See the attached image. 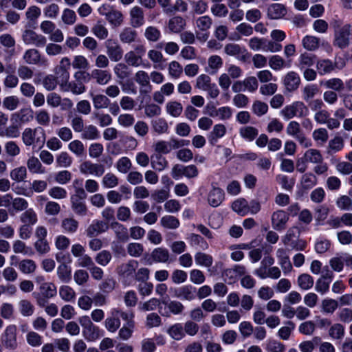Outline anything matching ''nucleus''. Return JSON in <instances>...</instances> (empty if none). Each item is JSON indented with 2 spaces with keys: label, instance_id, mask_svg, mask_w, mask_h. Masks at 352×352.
Returning <instances> with one entry per match:
<instances>
[{
  "label": "nucleus",
  "instance_id": "5701e85b",
  "mask_svg": "<svg viewBox=\"0 0 352 352\" xmlns=\"http://www.w3.org/2000/svg\"><path fill=\"white\" fill-rule=\"evenodd\" d=\"M223 60L220 56L212 55L208 58L207 66L205 71L209 74H216L219 70L223 67Z\"/></svg>",
  "mask_w": 352,
  "mask_h": 352
},
{
  "label": "nucleus",
  "instance_id": "338daca9",
  "mask_svg": "<svg viewBox=\"0 0 352 352\" xmlns=\"http://www.w3.org/2000/svg\"><path fill=\"white\" fill-rule=\"evenodd\" d=\"M337 207L341 210H352V199L349 196L342 195L336 201Z\"/></svg>",
  "mask_w": 352,
  "mask_h": 352
},
{
  "label": "nucleus",
  "instance_id": "37998d69",
  "mask_svg": "<svg viewBox=\"0 0 352 352\" xmlns=\"http://www.w3.org/2000/svg\"><path fill=\"white\" fill-rule=\"evenodd\" d=\"M302 45L307 50L315 51L320 46V39L315 36L307 35L302 38Z\"/></svg>",
  "mask_w": 352,
  "mask_h": 352
},
{
  "label": "nucleus",
  "instance_id": "2f4dec72",
  "mask_svg": "<svg viewBox=\"0 0 352 352\" xmlns=\"http://www.w3.org/2000/svg\"><path fill=\"white\" fill-rule=\"evenodd\" d=\"M287 13L285 7L280 3H273L267 9V16L272 19L283 17Z\"/></svg>",
  "mask_w": 352,
  "mask_h": 352
},
{
  "label": "nucleus",
  "instance_id": "9b49d317",
  "mask_svg": "<svg viewBox=\"0 0 352 352\" xmlns=\"http://www.w3.org/2000/svg\"><path fill=\"white\" fill-rule=\"evenodd\" d=\"M225 53L231 56H234L241 61H245L250 56L247 50L236 43H228L224 47Z\"/></svg>",
  "mask_w": 352,
  "mask_h": 352
},
{
  "label": "nucleus",
  "instance_id": "052dcab7",
  "mask_svg": "<svg viewBox=\"0 0 352 352\" xmlns=\"http://www.w3.org/2000/svg\"><path fill=\"white\" fill-rule=\"evenodd\" d=\"M151 257L155 262L165 263L169 258V252L165 248H157L153 250Z\"/></svg>",
  "mask_w": 352,
  "mask_h": 352
},
{
  "label": "nucleus",
  "instance_id": "a211bd4d",
  "mask_svg": "<svg viewBox=\"0 0 352 352\" xmlns=\"http://www.w3.org/2000/svg\"><path fill=\"white\" fill-rule=\"evenodd\" d=\"M288 219V214L283 210L273 212L271 218L272 228L278 231L284 230Z\"/></svg>",
  "mask_w": 352,
  "mask_h": 352
},
{
  "label": "nucleus",
  "instance_id": "aec40b11",
  "mask_svg": "<svg viewBox=\"0 0 352 352\" xmlns=\"http://www.w3.org/2000/svg\"><path fill=\"white\" fill-rule=\"evenodd\" d=\"M278 262L281 267L285 275H287L292 270V265L290 262L287 251L283 248H278L276 252Z\"/></svg>",
  "mask_w": 352,
  "mask_h": 352
},
{
  "label": "nucleus",
  "instance_id": "7c9ffc66",
  "mask_svg": "<svg viewBox=\"0 0 352 352\" xmlns=\"http://www.w3.org/2000/svg\"><path fill=\"white\" fill-rule=\"evenodd\" d=\"M152 130L157 135L168 134L169 133V126L167 121L163 118H159L152 120Z\"/></svg>",
  "mask_w": 352,
  "mask_h": 352
},
{
  "label": "nucleus",
  "instance_id": "423d86ee",
  "mask_svg": "<svg viewBox=\"0 0 352 352\" xmlns=\"http://www.w3.org/2000/svg\"><path fill=\"white\" fill-rule=\"evenodd\" d=\"M146 52L143 45H137L134 50L126 52L124 55L125 63L132 67H139L142 64V56Z\"/></svg>",
  "mask_w": 352,
  "mask_h": 352
},
{
  "label": "nucleus",
  "instance_id": "f3484780",
  "mask_svg": "<svg viewBox=\"0 0 352 352\" xmlns=\"http://www.w3.org/2000/svg\"><path fill=\"white\" fill-rule=\"evenodd\" d=\"M208 114L212 118H217L221 120H229L232 116V110L230 107L225 106L216 109L214 107L206 106Z\"/></svg>",
  "mask_w": 352,
  "mask_h": 352
},
{
  "label": "nucleus",
  "instance_id": "c03bdc74",
  "mask_svg": "<svg viewBox=\"0 0 352 352\" xmlns=\"http://www.w3.org/2000/svg\"><path fill=\"white\" fill-rule=\"evenodd\" d=\"M303 157L305 159V161L312 164L320 163L323 161L320 151L316 148L307 150L304 153Z\"/></svg>",
  "mask_w": 352,
  "mask_h": 352
},
{
  "label": "nucleus",
  "instance_id": "f8f14e48",
  "mask_svg": "<svg viewBox=\"0 0 352 352\" xmlns=\"http://www.w3.org/2000/svg\"><path fill=\"white\" fill-rule=\"evenodd\" d=\"M80 172L83 175H91L100 177L104 173L103 165L95 164L91 161H84L79 166Z\"/></svg>",
  "mask_w": 352,
  "mask_h": 352
},
{
  "label": "nucleus",
  "instance_id": "5fc2aeb1",
  "mask_svg": "<svg viewBox=\"0 0 352 352\" xmlns=\"http://www.w3.org/2000/svg\"><path fill=\"white\" fill-rule=\"evenodd\" d=\"M23 58L27 64L36 65L39 63L41 56L38 50L29 49L25 52Z\"/></svg>",
  "mask_w": 352,
  "mask_h": 352
},
{
  "label": "nucleus",
  "instance_id": "0eeeda50",
  "mask_svg": "<svg viewBox=\"0 0 352 352\" xmlns=\"http://www.w3.org/2000/svg\"><path fill=\"white\" fill-rule=\"evenodd\" d=\"M174 297L183 300L192 301L195 299L197 288L191 285H186L177 288H171Z\"/></svg>",
  "mask_w": 352,
  "mask_h": 352
},
{
  "label": "nucleus",
  "instance_id": "e2e57ef3",
  "mask_svg": "<svg viewBox=\"0 0 352 352\" xmlns=\"http://www.w3.org/2000/svg\"><path fill=\"white\" fill-rule=\"evenodd\" d=\"M312 138L318 144L323 145L328 140V131L324 128L315 129L312 133Z\"/></svg>",
  "mask_w": 352,
  "mask_h": 352
},
{
  "label": "nucleus",
  "instance_id": "bb28decb",
  "mask_svg": "<svg viewBox=\"0 0 352 352\" xmlns=\"http://www.w3.org/2000/svg\"><path fill=\"white\" fill-rule=\"evenodd\" d=\"M58 84L64 91H70L76 95L81 94L85 91V87L80 82H69V80L65 82L63 80H59Z\"/></svg>",
  "mask_w": 352,
  "mask_h": 352
},
{
  "label": "nucleus",
  "instance_id": "6e6552de",
  "mask_svg": "<svg viewBox=\"0 0 352 352\" xmlns=\"http://www.w3.org/2000/svg\"><path fill=\"white\" fill-rule=\"evenodd\" d=\"M87 195H71L70 203L72 211L78 216H86L88 209L86 205L85 199Z\"/></svg>",
  "mask_w": 352,
  "mask_h": 352
},
{
  "label": "nucleus",
  "instance_id": "4c0bfd02",
  "mask_svg": "<svg viewBox=\"0 0 352 352\" xmlns=\"http://www.w3.org/2000/svg\"><path fill=\"white\" fill-rule=\"evenodd\" d=\"M113 72L120 80H123L129 78L131 74V71L126 63H117L113 67Z\"/></svg>",
  "mask_w": 352,
  "mask_h": 352
},
{
  "label": "nucleus",
  "instance_id": "a878e982",
  "mask_svg": "<svg viewBox=\"0 0 352 352\" xmlns=\"http://www.w3.org/2000/svg\"><path fill=\"white\" fill-rule=\"evenodd\" d=\"M270 67L274 71H280L291 67V61L285 60L279 55L270 56L268 60Z\"/></svg>",
  "mask_w": 352,
  "mask_h": 352
},
{
  "label": "nucleus",
  "instance_id": "3c124183",
  "mask_svg": "<svg viewBox=\"0 0 352 352\" xmlns=\"http://www.w3.org/2000/svg\"><path fill=\"white\" fill-rule=\"evenodd\" d=\"M153 148L157 155H166L170 153V146L168 141L158 140L153 144Z\"/></svg>",
  "mask_w": 352,
  "mask_h": 352
},
{
  "label": "nucleus",
  "instance_id": "8fccbe9b",
  "mask_svg": "<svg viewBox=\"0 0 352 352\" xmlns=\"http://www.w3.org/2000/svg\"><path fill=\"white\" fill-rule=\"evenodd\" d=\"M148 58L153 63L154 68H162L161 65L164 62L162 53L156 49L148 50Z\"/></svg>",
  "mask_w": 352,
  "mask_h": 352
},
{
  "label": "nucleus",
  "instance_id": "4be33fe9",
  "mask_svg": "<svg viewBox=\"0 0 352 352\" xmlns=\"http://www.w3.org/2000/svg\"><path fill=\"white\" fill-rule=\"evenodd\" d=\"M118 308H113L110 311V316L104 321L105 328L111 333L116 332L120 327V320L118 318Z\"/></svg>",
  "mask_w": 352,
  "mask_h": 352
},
{
  "label": "nucleus",
  "instance_id": "79ce46f5",
  "mask_svg": "<svg viewBox=\"0 0 352 352\" xmlns=\"http://www.w3.org/2000/svg\"><path fill=\"white\" fill-rule=\"evenodd\" d=\"M165 108L166 113L173 118L179 117L183 111L182 104L175 100L168 102Z\"/></svg>",
  "mask_w": 352,
  "mask_h": 352
},
{
  "label": "nucleus",
  "instance_id": "393cba45",
  "mask_svg": "<svg viewBox=\"0 0 352 352\" xmlns=\"http://www.w3.org/2000/svg\"><path fill=\"white\" fill-rule=\"evenodd\" d=\"M130 23L133 28H139L144 23V16L142 9L138 6L133 7L129 12Z\"/></svg>",
  "mask_w": 352,
  "mask_h": 352
},
{
  "label": "nucleus",
  "instance_id": "4d7b16f0",
  "mask_svg": "<svg viewBox=\"0 0 352 352\" xmlns=\"http://www.w3.org/2000/svg\"><path fill=\"white\" fill-rule=\"evenodd\" d=\"M68 149L78 157H83L85 154V147L78 140L72 141L68 144Z\"/></svg>",
  "mask_w": 352,
  "mask_h": 352
},
{
  "label": "nucleus",
  "instance_id": "b1692460",
  "mask_svg": "<svg viewBox=\"0 0 352 352\" xmlns=\"http://www.w3.org/2000/svg\"><path fill=\"white\" fill-rule=\"evenodd\" d=\"M72 65L70 59L68 57H63L60 61L59 66L57 67L56 74L57 78L59 80H63V81H68L69 79V69Z\"/></svg>",
  "mask_w": 352,
  "mask_h": 352
},
{
  "label": "nucleus",
  "instance_id": "f257e3e1",
  "mask_svg": "<svg viewBox=\"0 0 352 352\" xmlns=\"http://www.w3.org/2000/svg\"><path fill=\"white\" fill-rule=\"evenodd\" d=\"M21 138L27 146L41 148L45 142V131L41 127L25 128L22 133Z\"/></svg>",
  "mask_w": 352,
  "mask_h": 352
},
{
  "label": "nucleus",
  "instance_id": "de8ad7c7",
  "mask_svg": "<svg viewBox=\"0 0 352 352\" xmlns=\"http://www.w3.org/2000/svg\"><path fill=\"white\" fill-rule=\"evenodd\" d=\"M111 228L119 241H126L128 240V230L124 226L118 222H115L111 224Z\"/></svg>",
  "mask_w": 352,
  "mask_h": 352
},
{
  "label": "nucleus",
  "instance_id": "13d9d810",
  "mask_svg": "<svg viewBox=\"0 0 352 352\" xmlns=\"http://www.w3.org/2000/svg\"><path fill=\"white\" fill-rule=\"evenodd\" d=\"M241 137L247 141L252 142L258 134L257 129L251 126L241 127L239 129Z\"/></svg>",
  "mask_w": 352,
  "mask_h": 352
},
{
  "label": "nucleus",
  "instance_id": "6ab92c4d",
  "mask_svg": "<svg viewBox=\"0 0 352 352\" xmlns=\"http://www.w3.org/2000/svg\"><path fill=\"white\" fill-rule=\"evenodd\" d=\"M225 199V193L223 190L216 186H213L208 195V202L212 207L216 208L219 206Z\"/></svg>",
  "mask_w": 352,
  "mask_h": 352
},
{
  "label": "nucleus",
  "instance_id": "473e14b6",
  "mask_svg": "<svg viewBox=\"0 0 352 352\" xmlns=\"http://www.w3.org/2000/svg\"><path fill=\"white\" fill-rule=\"evenodd\" d=\"M17 266L19 270L25 274H29L34 273L36 270V264L34 261L29 258L23 259L19 262L18 265H16L13 262L11 263Z\"/></svg>",
  "mask_w": 352,
  "mask_h": 352
},
{
  "label": "nucleus",
  "instance_id": "c756f323",
  "mask_svg": "<svg viewBox=\"0 0 352 352\" xmlns=\"http://www.w3.org/2000/svg\"><path fill=\"white\" fill-rule=\"evenodd\" d=\"M91 76L100 85L108 84L112 79V76L109 71L100 69H93Z\"/></svg>",
  "mask_w": 352,
  "mask_h": 352
},
{
  "label": "nucleus",
  "instance_id": "e433bc0d",
  "mask_svg": "<svg viewBox=\"0 0 352 352\" xmlns=\"http://www.w3.org/2000/svg\"><path fill=\"white\" fill-rule=\"evenodd\" d=\"M151 164L153 169L160 172L167 168L168 162L163 155L155 154L151 156Z\"/></svg>",
  "mask_w": 352,
  "mask_h": 352
},
{
  "label": "nucleus",
  "instance_id": "7ed1b4c3",
  "mask_svg": "<svg viewBox=\"0 0 352 352\" xmlns=\"http://www.w3.org/2000/svg\"><path fill=\"white\" fill-rule=\"evenodd\" d=\"M352 41L351 32V26L344 25L337 28L334 33L333 45L340 48L344 49L347 47Z\"/></svg>",
  "mask_w": 352,
  "mask_h": 352
},
{
  "label": "nucleus",
  "instance_id": "58836bf2",
  "mask_svg": "<svg viewBox=\"0 0 352 352\" xmlns=\"http://www.w3.org/2000/svg\"><path fill=\"white\" fill-rule=\"evenodd\" d=\"M315 62V55L308 53H303L298 58V67L300 71H302L304 69H307L313 66Z\"/></svg>",
  "mask_w": 352,
  "mask_h": 352
},
{
  "label": "nucleus",
  "instance_id": "39448f33",
  "mask_svg": "<svg viewBox=\"0 0 352 352\" xmlns=\"http://www.w3.org/2000/svg\"><path fill=\"white\" fill-rule=\"evenodd\" d=\"M16 333L17 328L15 324H9L6 327L1 336V342L5 348L12 350L16 348Z\"/></svg>",
  "mask_w": 352,
  "mask_h": 352
},
{
  "label": "nucleus",
  "instance_id": "4468645a",
  "mask_svg": "<svg viewBox=\"0 0 352 352\" xmlns=\"http://www.w3.org/2000/svg\"><path fill=\"white\" fill-rule=\"evenodd\" d=\"M285 89L289 92L297 90L300 84V77L296 72L290 71L282 79Z\"/></svg>",
  "mask_w": 352,
  "mask_h": 352
},
{
  "label": "nucleus",
  "instance_id": "9d476101",
  "mask_svg": "<svg viewBox=\"0 0 352 352\" xmlns=\"http://www.w3.org/2000/svg\"><path fill=\"white\" fill-rule=\"evenodd\" d=\"M107 54L111 61L118 62L123 56V50L118 41L113 39H107L105 41Z\"/></svg>",
  "mask_w": 352,
  "mask_h": 352
},
{
  "label": "nucleus",
  "instance_id": "dca6fc26",
  "mask_svg": "<svg viewBox=\"0 0 352 352\" xmlns=\"http://www.w3.org/2000/svg\"><path fill=\"white\" fill-rule=\"evenodd\" d=\"M109 228L107 223L95 219L87 227L86 230V234L88 237H96L99 234L105 232Z\"/></svg>",
  "mask_w": 352,
  "mask_h": 352
},
{
  "label": "nucleus",
  "instance_id": "f03ea898",
  "mask_svg": "<svg viewBox=\"0 0 352 352\" xmlns=\"http://www.w3.org/2000/svg\"><path fill=\"white\" fill-rule=\"evenodd\" d=\"M279 113L285 120H288L294 117L307 116L309 114V109L302 101H294L283 107Z\"/></svg>",
  "mask_w": 352,
  "mask_h": 352
},
{
  "label": "nucleus",
  "instance_id": "f704fd0d",
  "mask_svg": "<svg viewBox=\"0 0 352 352\" xmlns=\"http://www.w3.org/2000/svg\"><path fill=\"white\" fill-rule=\"evenodd\" d=\"M27 166L30 173L34 174H43L45 169L40 160L35 156H32L27 161Z\"/></svg>",
  "mask_w": 352,
  "mask_h": 352
},
{
  "label": "nucleus",
  "instance_id": "bf43d9fd",
  "mask_svg": "<svg viewBox=\"0 0 352 352\" xmlns=\"http://www.w3.org/2000/svg\"><path fill=\"white\" fill-rule=\"evenodd\" d=\"M212 24V19L208 16H202L198 17L195 21L196 28L201 32H208Z\"/></svg>",
  "mask_w": 352,
  "mask_h": 352
},
{
  "label": "nucleus",
  "instance_id": "49530a36",
  "mask_svg": "<svg viewBox=\"0 0 352 352\" xmlns=\"http://www.w3.org/2000/svg\"><path fill=\"white\" fill-rule=\"evenodd\" d=\"M329 336L333 340H341L345 333L344 327L340 323H335L329 329Z\"/></svg>",
  "mask_w": 352,
  "mask_h": 352
},
{
  "label": "nucleus",
  "instance_id": "20e7f679",
  "mask_svg": "<svg viewBox=\"0 0 352 352\" xmlns=\"http://www.w3.org/2000/svg\"><path fill=\"white\" fill-rule=\"evenodd\" d=\"M161 304L164 307H160L159 313L162 316L169 317L171 314L180 315L184 312V305L177 300H170L168 298H164L161 300Z\"/></svg>",
  "mask_w": 352,
  "mask_h": 352
},
{
  "label": "nucleus",
  "instance_id": "a18cd8bd",
  "mask_svg": "<svg viewBox=\"0 0 352 352\" xmlns=\"http://www.w3.org/2000/svg\"><path fill=\"white\" fill-rule=\"evenodd\" d=\"M298 287L302 290L310 289L314 284V278L308 274H302L297 278Z\"/></svg>",
  "mask_w": 352,
  "mask_h": 352
},
{
  "label": "nucleus",
  "instance_id": "a19ab883",
  "mask_svg": "<svg viewBox=\"0 0 352 352\" xmlns=\"http://www.w3.org/2000/svg\"><path fill=\"white\" fill-rule=\"evenodd\" d=\"M167 333L175 340H181L185 337L183 324L175 323L167 329Z\"/></svg>",
  "mask_w": 352,
  "mask_h": 352
},
{
  "label": "nucleus",
  "instance_id": "c85d7f7f",
  "mask_svg": "<svg viewBox=\"0 0 352 352\" xmlns=\"http://www.w3.org/2000/svg\"><path fill=\"white\" fill-rule=\"evenodd\" d=\"M89 96L96 109H106L110 105L111 101L107 95L94 94L91 91L89 92Z\"/></svg>",
  "mask_w": 352,
  "mask_h": 352
},
{
  "label": "nucleus",
  "instance_id": "6e6d98bb",
  "mask_svg": "<svg viewBox=\"0 0 352 352\" xmlns=\"http://www.w3.org/2000/svg\"><path fill=\"white\" fill-rule=\"evenodd\" d=\"M57 275L62 282L69 283L72 278L71 267L65 263L59 265L57 267Z\"/></svg>",
  "mask_w": 352,
  "mask_h": 352
},
{
  "label": "nucleus",
  "instance_id": "864d4df0",
  "mask_svg": "<svg viewBox=\"0 0 352 352\" xmlns=\"http://www.w3.org/2000/svg\"><path fill=\"white\" fill-rule=\"evenodd\" d=\"M232 209L241 216L248 214V201L243 198L236 199L232 204Z\"/></svg>",
  "mask_w": 352,
  "mask_h": 352
},
{
  "label": "nucleus",
  "instance_id": "ea45409f",
  "mask_svg": "<svg viewBox=\"0 0 352 352\" xmlns=\"http://www.w3.org/2000/svg\"><path fill=\"white\" fill-rule=\"evenodd\" d=\"M80 137L84 140H94L100 138V132L96 126L89 124L84 127Z\"/></svg>",
  "mask_w": 352,
  "mask_h": 352
},
{
  "label": "nucleus",
  "instance_id": "cd10ccee",
  "mask_svg": "<svg viewBox=\"0 0 352 352\" xmlns=\"http://www.w3.org/2000/svg\"><path fill=\"white\" fill-rule=\"evenodd\" d=\"M226 133V127L223 124H215L212 130L208 135V140L210 144H215Z\"/></svg>",
  "mask_w": 352,
  "mask_h": 352
},
{
  "label": "nucleus",
  "instance_id": "c9c22d12",
  "mask_svg": "<svg viewBox=\"0 0 352 352\" xmlns=\"http://www.w3.org/2000/svg\"><path fill=\"white\" fill-rule=\"evenodd\" d=\"M186 25V21L180 16H175L168 21V28L171 32H180Z\"/></svg>",
  "mask_w": 352,
  "mask_h": 352
},
{
  "label": "nucleus",
  "instance_id": "1a4fd4ad",
  "mask_svg": "<svg viewBox=\"0 0 352 352\" xmlns=\"http://www.w3.org/2000/svg\"><path fill=\"white\" fill-rule=\"evenodd\" d=\"M103 10H107V7L105 5L100 7L98 11L100 14L105 16L106 19L113 27H119L122 25L124 17L120 11L111 9L108 12H103Z\"/></svg>",
  "mask_w": 352,
  "mask_h": 352
},
{
  "label": "nucleus",
  "instance_id": "2eb2a0df",
  "mask_svg": "<svg viewBox=\"0 0 352 352\" xmlns=\"http://www.w3.org/2000/svg\"><path fill=\"white\" fill-rule=\"evenodd\" d=\"M135 80L140 86L141 94H149L152 91L149 74L143 70L138 71L135 74Z\"/></svg>",
  "mask_w": 352,
  "mask_h": 352
},
{
  "label": "nucleus",
  "instance_id": "603ef678",
  "mask_svg": "<svg viewBox=\"0 0 352 352\" xmlns=\"http://www.w3.org/2000/svg\"><path fill=\"white\" fill-rule=\"evenodd\" d=\"M60 298L65 302H72L76 298L75 291L68 285H62L58 291Z\"/></svg>",
  "mask_w": 352,
  "mask_h": 352
},
{
  "label": "nucleus",
  "instance_id": "72a5a7b5",
  "mask_svg": "<svg viewBox=\"0 0 352 352\" xmlns=\"http://www.w3.org/2000/svg\"><path fill=\"white\" fill-rule=\"evenodd\" d=\"M79 223L73 217L65 218L61 221V228L63 232L74 234L78 228Z\"/></svg>",
  "mask_w": 352,
  "mask_h": 352
},
{
  "label": "nucleus",
  "instance_id": "680f3d73",
  "mask_svg": "<svg viewBox=\"0 0 352 352\" xmlns=\"http://www.w3.org/2000/svg\"><path fill=\"white\" fill-rule=\"evenodd\" d=\"M302 92L303 100L309 102L319 93V89L316 85H307L302 89Z\"/></svg>",
  "mask_w": 352,
  "mask_h": 352
},
{
  "label": "nucleus",
  "instance_id": "774afa93",
  "mask_svg": "<svg viewBox=\"0 0 352 352\" xmlns=\"http://www.w3.org/2000/svg\"><path fill=\"white\" fill-rule=\"evenodd\" d=\"M320 341V338L316 336L311 340L302 342L299 344V349L301 352H312L315 348V346L318 344Z\"/></svg>",
  "mask_w": 352,
  "mask_h": 352
},
{
  "label": "nucleus",
  "instance_id": "412c9836",
  "mask_svg": "<svg viewBox=\"0 0 352 352\" xmlns=\"http://www.w3.org/2000/svg\"><path fill=\"white\" fill-rule=\"evenodd\" d=\"M138 266V262L135 260H129L126 263L121 264L117 269L118 274L123 278L133 276Z\"/></svg>",
  "mask_w": 352,
  "mask_h": 352
},
{
  "label": "nucleus",
  "instance_id": "09e8293b",
  "mask_svg": "<svg viewBox=\"0 0 352 352\" xmlns=\"http://www.w3.org/2000/svg\"><path fill=\"white\" fill-rule=\"evenodd\" d=\"M99 328L95 324L82 329V333L85 339L88 342H94L99 338Z\"/></svg>",
  "mask_w": 352,
  "mask_h": 352
},
{
  "label": "nucleus",
  "instance_id": "ddd939ff",
  "mask_svg": "<svg viewBox=\"0 0 352 352\" xmlns=\"http://www.w3.org/2000/svg\"><path fill=\"white\" fill-rule=\"evenodd\" d=\"M22 39L25 44L32 45L36 47L44 46L47 41L44 36L30 30H27L23 33Z\"/></svg>",
  "mask_w": 352,
  "mask_h": 352
},
{
  "label": "nucleus",
  "instance_id": "0e129e2a",
  "mask_svg": "<svg viewBox=\"0 0 352 352\" xmlns=\"http://www.w3.org/2000/svg\"><path fill=\"white\" fill-rule=\"evenodd\" d=\"M40 291L42 295L47 298H53L57 294L56 287L52 283H43L40 285Z\"/></svg>",
  "mask_w": 352,
  "mask_h": 352
},
{
  "label": "nucleus",
  "instance_id": "69168bd1",
  "mask_svg": "<svg viewBox=\"0 0 352 352\" xmlns=\"http://www.w3.org/2000/svg\"><path fill=\"white\" fill-rule=\"evenodd\" d=\"M131 167L132 163L128 157H122L116 163V168L120 173L126 174L129 173Z\"/></svg>",
  "mask_w": 352,
  "mask_h": 352
}]
</instances>
